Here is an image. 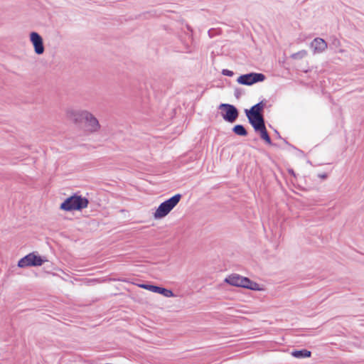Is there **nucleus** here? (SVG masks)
Returning a JSON list of instances; mask_svg holds the SVG:
<instances>
[{
	"instance_id": "15",
	"label": "nucleus",
	"mask_w": 364,
	"mask_h": 364,
	"mask_svg": "<svg viewBox=\"0 0 364 364\" xmlns=\"http://www.w3.org/2000/svg\"><path fill=\"white\" fill-rule=\"evenodd\" d=\"M233 132L241 136H245L247 135V132L245 128L241 124H237L232 128Z\"/></svg>"
},
{
	"instance_id": "16",
	"label": "nucleus",
	"mask_w": 364,
	"mask_h": 364,
	"mask_svg": "<svg viewBox=\"0 0 364 364\" xmlns=\"http://www.w3.org/2000/svg\"><path fill=\"white\" fill-rule=\"evenodd\" d=\"M256 132H260V136L262 139H264L267 144H271L272 141L271 139L267 132L265 126L264 128H262L261 129L256 130Z\"/></svg>"
},
{
	"instance_id": "8",
	"label": "nucleus",
	"mask_w": 364,
	"mask_h": 364,
	"mask_svg": "<svg viewBox=\"0 0 364 364\" xmlns=\"http://www.w3.org/2000/svg\"><path fill=\"white\" fill-rule=\"evenodd\" d=\"M87 110L85 109H75L69 108L66 109V117L74 122L75 123L83 122V119L87 114Z\"/></svg>"
},
{
	"instance_id": "22",
	"label": "nucleus",
	"mask_w": 364,
	"mask_h": 364,
	"mask_svg": "<svg viewBox=\"0 0 364 364\" xmlns=\"http://www.w3.org/2000/svg\"><path fill=\"white\" fill-rule=\"evenodd\" d=\"M340 53H343V50H339Z\"/></svg>"
},
{
	"instance_id": "3",
	"label": "nucleus",
	"mask_w": 364,
	"mask_h": 364,
	"mask_svg": "<svg viewBox=\"0 0 364 364\" xmlns=\"http://www.w3.org/2000/svg\"><path fill=\"white\" fill-rule=\"evenodd\" d=\"M225 282L235 287H243L252 290H259V284L249 279L247 277L239 274L230 275L225 279Z\"/></svg>"
},
{
	"instance_id": "6",
	"label": "nucleus",
	"mask_w": 364,
	"mask_h": 364,
	"mask_svg": "<svg viewBox=\"0 0 364 364\" xmlns=\"http://www.w3.org/2000/svg\"><path fill=\"white\" fill-rule=\"evenodd\" d=\"M83 122L85 130L89 134L98 132L101 128V125L98 119L89 111L85 114Z\"/></svg>"
},
{
	"instance_id": "7",
	"label": "nucleus",
	"mask_w": 364,
	"mask_h": 364,
	"mask_svg": "<svg viewBox=\"0 0 364 364\" xmlns=\"http://www.w3.org/2000/svg\"><path fill=\"white\" fill-rule=\"evenodd\" d=\"M265 79L264 75L262 73H251L240 75L237 82L241 85H252L258 82H262Z\"/></svg>"
},
{
	"instance_id": "11",
	"label": "nucleus",
	"mask_w": 364,
	"mask_h": 364,
	"mask_svg": "<svg viewBox=\"0 0 364 364\" xmlns=\"http://www.w3.org/2000/svg\"><path fill=\"white\" fill-rule=\"evenodd\" d=\"M310 47L313 49L314 54L321 53L324 52L327 47V43L321 38H314L310 44Z\"/></svg>"
},
{
	"instance_id": "4",
	"label": "nucleus",
	"mask_w": 364,
	"mask_h": 364,
	"mask_svg": "<svg viewBox=\"0 0 364 364\" xmlns=\"http://www.w3.org/2000/svg\"><path fill=\"white\" fill-rule=\"evenodd\" d=\"M46 261L45 258L32 252L21 258L18 262V267L21 268L38 267L41 266Z\"/></svg>"
},
{
	"instance_id": "17",
	"label": "nucleus",
	"mask_w": 364,
	"mask_h": 364,
	"mask_svg": "<svg viewBox=\"0 0 364 364\" xmlns=\"http://www.w3.org/2000/svg\"><path fill=\"white\" fill-rule=\"evenodd\" d=\"M307 55V51L305 50H301L299 52L293 53L291 55V58L294 60H299L305 58Z\"/></svg>"
},
{
	"instance_id": "2",
	"label": "nucleus",
	"mask_w": 364,
	"mask_h": 364,
	"mask_svg": "<svg viewBox=\"0 0 364 364\" xmlns=\"http://www.w3.org/2000/svg\"><path fill=\"white\" fill-rule=\"evenodd\" d=\"M181 194H176L171 198L161 203L154 213L155 219H161L166 217L179 203L181 198Z\"/></svg>"
},
{
	"instance_id": "10",
	"label": "nucleus",
	"mask_w": 364,
	"mask_h": 364,
	"mask_svg": "<svg viewBox=\"0 0 364 364\" xmlns=\"http://www.w3.org/2000/svg\"><path fill=\"white\" fill-rule=\"evenodd\" d=\"M139 287L150 291L160 294L166 297H173L174 296L172 291L160 287L144 284H139Z\"/></svg>"
},
{
	"instance_id": "5",
	"label": "nucleus",
	"mask_w": 364,
	"mask_h": 364,
	"mask_svg": "<svg viewBox=\"0 0 364 364\" xmlns=\"http://www.w3.org/2000/svg\"><path fill=\"white\" fill-rule=\"evenodd\" d=\"M218 108L221 110V116L225 121L233 123L237 119L239 112L234 105L220 104Z\"/></svg>"
},
{
	"instance_id": "12",
	"label": "nucleus",
	"mask_w": 364,
	"mask_h": 364,
	"mask_svg": "<svg viewBox=\"0 0 364 364\" xmlns=\"http://www.w3.org/2000/svg\"><path fill=\"white\" fill-rule=\"evenodd\" d=\"M249 122L251 124V125L253 127L255 130L261 129L262 128H264V120L263 118V116H255V115H249L246 114Z\"/></svg>"
},
{
	"instance_id": "14",
	"label": "nucleus",
	"mask_w": 364,
	"mask_h": 364,
	"mask_svg": "<svg viewBox=\"0 0 364 364\" xmlns=\"http://www.w3.org/2000/svg\"><path fill=\"white\" fill-rule=\"evenodd\" d=\"M291 355L296 358H309L311 355V351L302 349L299 350H294L291 353Z\"/></svg>"
},
{
	"instance_id": "13",
	"label": "nucleus",
	"mask_w": 364,
	"mask_h": 364,
	"mask_svg": "<svg viewBox=\"0 0 364 364\" xmlns=\"http://www.w3.org/2000/svg\"><path fill=\"white\" fill-rule=\"evenodd\" d=\"M264 106L265 103L262 101L252 106L250 109H245V114L249 115L262 116V112L264 109Z\"/></svg>"
},
{
	"instance_id": "18",
	"label": "nucleus",
	"mask_w": 364,
	"mask_h": 364,
	"mask_svg": "<svg viewBox=\"0 0 364 364\" xmlns=\"http://www.w3.org/2000/svg\"><path fill=\"white\" fill-rule=\"evenodd\" d=\"M222 73H223V75H224L225 76H230V77H232L234 75L232 71L227 70V69L223 70Z\"/></svg>"
},
{
	"instance_id": "1",
	"label": "nucleus",
	"mask_w": 364,
	"mask_h": 364,
	"mask_svg": "<svg viewBox=\"0 0 364 364\" xmlns=\"http://www.w3.org/2000/svg\"><path fill=\"white\" fill-rule=\"evenodd\" d=\"M88 200L81 196L74 194L68 198L60 205V209L65 211L80 210L87 207Z\"/></svg>"
},
{
	"instance_id": "21",
	"label": "nucleus",
	"mask_w": 364,
	"mask_h": 364,
	"mask_svg": "<svg viewBox=\"0 0 364 364\" xmlns=\"http://www.w3.org/2000/svg\"><path fill=\"white\" fill-rule=\"evenodd\" d=\"M289 173H291V174H294V171H292V170H290Z\"/></svg>"
},
{
	"instance_id": "20",
	"label": "nucleus",
	"mask_w": 364,
	"mask_h": 364,
	"mask_svg": "<svg viewBox=\"0 0 364 364\" xmlns=\"http://www.w3.org/2000/svg\"><path fill=\"white\" fill-rule=\"evenodd\" d=\"M339 43H340V42H339V41H338V40H337V39H336V40L333 41V44H334L336 46H338V45H339Z\"/></svg>"
},
{
	"instance_id": "9",
	"label": "nucleus",
	"mask_w": 364,
	"mask_h": 364,
	"mask_svg": "<svg viewBox=\"0 0 364 364\" xmlns=\"http://www.w3.org/2000/svg\"><path fill=\"white\" fill-rule=\"evenodd\" d=\"M30 41L32 43L34 51L38 55H41L44 52V46L42 37L36 32L30 33Z\"/></svg>"
},
{
	"instance_id": "19",
	"label": "nucleus",
	"mask_w": 364,
	"mask_h": 364,
	"mask_svg": "<svg viewBox=\"0 0 364 364\" xmlns=\"http://www.w3.org/2000/svg\"><path fill=\"white\" fill-rule=\"evenodd\" d=\"M318 177L322 179H325V178H326L327 175L326 173L318 174Z\"/></svg>"
}]
</instances>
